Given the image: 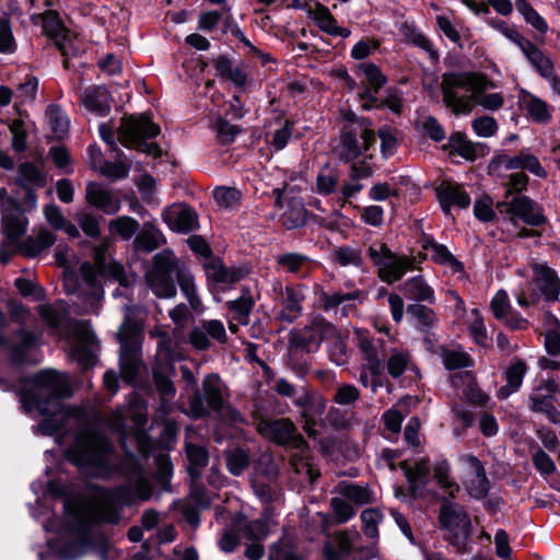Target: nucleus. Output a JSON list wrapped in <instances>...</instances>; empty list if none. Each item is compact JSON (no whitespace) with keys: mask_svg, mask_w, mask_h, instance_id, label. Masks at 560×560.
<instances>
[{"mask_svg":"<svg viewBox=\"0 0 560 560\" xmlns=\"http://www.w3.org/2000/svg\"><path fill=\"white\" fill-rule=\"evenodd\" d=\"M82 475L110 479L124 477L125 485L105 491L96 504L65 505V526L70 539L58 549L61 560H77L92 547L93 528L101 523L117 524L120 513L113 504L132 505L152 497V485L138 457H68Z\"/></svg>","mask_w":560,"mask_h":560,"instance_id":"f257e3e1","label":"nucleus"},{"mask_svg":"<svg viewBox=\"0 0 560 560\" xmlns=\"http://www.w3.org/2000/svg\"><path fill=\"white\" fill-rule=\"evenodd\" d=\"M30 381L32 386L19 392L23 410L30 413L36 409L40 415L48 416L35 427V432L43 435L57 434L63 425L55 416L63 411L61 400L72 395L67 377L55 370H43Z\"/></svg>","mask_w":560,"mask_h":560,"instance_id":"f03ea898","label":"nucleus"},{"mask_svg":"<svg viewBox=\"0 0 560 560\" xmlns=\"http://www.w3.org/2000/svg\"><path fill=\"white\" fill-rule=\"evenodd\" d=\"M494 83L479 72H445L442 74L443 103L455 116L468 115L476 105L495 112L504 104L502 93H486Z\"/></svg>","mask_w":560,"mask_h":560,"instance_id":"7ed1b4c3","label":"nucleus"},{"mask_svg":"<svg viewBox=\"0 0 560 560\" xmlns=\"http://www.w3.org/2000/svg\"><path fill=\"white\" fill-rule=\"evenodd\" d=\"M276 398L255 400L252 410L253 425L266 441L285 448L306 451V440L299 432L295 423L287 417H276Z\"/></svg>","mask_w":560,"mask_h":560,"instance_id":"20e7f679","label":"nucleus"},{"mask_svg":"<svg viewBox=\"0 0 560 560\" xmlns=\"http://www.w3.org/2000/svg\"><path fill=\"white\" fill-rule=\"evenodd\" d=\"M86 290L80 292L88 312H96L104 295L103 279L117 281L121 287L128 288L133 282V278H129L125 273L124 267L116 261H106L103 250L97 249L95 253V262L85 261L80 268Z\"/></svg>","mask_w":560,"mask_h":560,"instance_id":"39448f33","label":"nucleus"},{"mask_svg":"<svg viewBox=\"0 0 560 560\" xmlns=\"http://www.w3.org/2000/svg\"><path fill=\"white\" fill-rule=\"evenodd\" d=\"M136 305H124V322L117 332L120 343L119 349V369L125 383L135 385L144 369V362L141 357V326L138 320L132 318Z\"/></svg>","mask_w":560,"mask_h":560,"instance_id":"423d86ee","label":"nucleus"},{"mask_svg":"<svg viewBox=\"0 0 560 560\" xmlns=\"http://www.w3.org/2000/svg\"><path fill=\"white\" fill-rule=\"evenodd\" d=\"M159 125L154 124L149 116H126L121 118L118 127V138L126 148H135L153 158L162 155V149L155 142H148V139L155 138L160 133Z\"/></svg>","mask_w":560,"mask_h":560,"instance_id":"0eeeda50","label":"nucleus"},{"mask_svg":"<svg viewBox=\"0 0 560 560\" xmlns=\"http://www.w3.org/2000/svg\"><path fill=\"white\" fill-rule=\"evenodd\" d=\"M336 336V326L323 315L314 314L308 317L303 327L292 328L288 334V347L298 349L306 354L316 353L323 341Z\"/></svg>","mask_w":560,"mask_h":560,"instance_id":"6e6552de","label":"nucleus"},{"mask_svg":"<svg viewBox=\"0 0 560 560\" xmlns=\"http://www.w3.org/2000/svg\"><path fill=\"white\" fill-rule=\"evenodd\" d=\"M376 143L374 132L362 124L345 125L332 152L339 161L354 162L359 156L372 158L371 148Z\"/></svg>","mask_w":560,"mask_h":560,"instance_id":"1a4fd4ad","label":"nucleus"},{"mask_svg":"<svg viewBox=\"0 0 560 560\" xmlns=\"http://www.w3.org/2000/svg\"><path fill=\"white\" fill-rule=\"evenodd\" d=\"M177 259L171 249H163L153 256L152 269L147 273V282L160 299H173L177 294L173 275L178 268Z\"/></svg>","mask_w":560,"mask_h":560,"instance_id":"9d476101","label":"nucleus"},{"mask_svg":"<svg viewBox=\"0 0 560 560\" xmlns=\"http://www.w3.org/2000/svg\"><path fill=\"white\" fill-rule=\"evenodd\" d=\"M222 382L217 374H208L202 380V387H196L188 399L187 415L201 419L209 410L220 412L223 409Z\"/></svg>","mask_w":560,"mask_h":560,"instance_id":"9b49d317","label":"nucleus"},{"mask_svg":"<svg viewBox=\"0 0 560 560\" xmlns=\"http://www.w3.org/2000/svg\"><path fill=\"white\" fill-rule=\"evenodd\" d=\"M439 521L448 532V541L460 552L466 551L471 535V521L466 510L458 503L445 501L440 508Z\"/></svg>","mask_w":560,"mask_h":560,"instance_id":"f8f14e48","label":"nucleus"},{"mask_svg":"<svg viewBox=\"0 0 560 560\" xmlns=\"http://www.w3.org/2000/svg\"><path fill=\"white\" fill-rule=\"evenodd\" d=\"M368 255L378 269V277L388 284L400 280L413 267V260L397 256L386 244L375 242L368 248Z\"/></svg>","mask_w":560,"mask_h":560,"instance_id":"ddd939ff","label":"nucleus"},{"mask_svg":"<svg viewBox=\"0 0 560 560\" xmlns=\"http://www.w3.org/2000/svg\"><path fill=\"white\" fill-rule=\"evenodd\" d=\"M72 329L75 338L71 347L70 357L82 372H86L98 362L101 345L95 332L86 322L74 323Z\"/></svg>","mask_w":560,"mask_h":560,"instance_id":"4468645a","label":"nucleus"},{"mask_svg":"<svg viewBox=\"0 0 560 560\" xmlns=\"http://www.w3.org/2000/svg\"><path fill=\"white\" fill-rule=\"evenodd\" d=\"M360 536L355 533L352 537L345 532H339L331 541L324 545V556L326 560H340L349 557V560H372L377 557L378 549L376 542L365 547H357L355 539Z\"/></svg>","mask_w":560,"mask_h":560,"instance_id":"2eb2a0df","label":"nucleus"},{"mask_svg":"<svg viewBox=\"0 0 560 560\" xmlns=\"http://www.w3.org/2000/svg\"><path fill=\"white\" fill-rule=\"evenodd\" d=\"M13 184L18 189L24 191L21 200L25 210L32 211L37 208V189L47 185V174L33 162H22L18 166Z\"/></svg>","mask_w":560,"mask_h":560,"instance_id":"dca6fc26","label":"nucleus"},{"mask_svg":"<svg viewBox=\"0 0 560 560\" xmlns=\"http://www.w3.org/2000/svg\"><path fill=\"white\" fill-rule=\"evenodd\" d=\"M275 301L281 306L277 313V319L287 324H293L303 315V302L305 300L303 285L283 287L280 281L272 283Z\"/></svg>","mask_w":560,"mask_h":560,"instance_id":"f3484780","label":"nucleus"},{"mask_svg":"<svg viewBox=\"0 0 560 560\" xmlns=\"http://www.w3.org/2000/svg\"><path fill=\"white\" fill-rule=\"evenodd\" d=\"M154 421H162V429L160 432V441L152 440L149 434L142 430H139L131 436L136 442L140 455H165L164 452H170V444L175 440L177 434V425L172 420H167L166 417L161 418L155 411Z\"/></svg>","mask_w":560,"mask_h":560,"instance_id":"a211bd4d","label":"nucleus"},{"mask_svg":"<svg viewBox=\"0 0 560 560\" xmlns=\"http://www.w3.org/2000/svg\"><path fill=\"white\" fill-rule=\"evenodd\" d=\"M500 212L510 215V221L516 225V218L530 226H540L546 222V218L540 207L527 196H516L511 201H503L497 205Z\"/></svg>","mask_w":560,"mask_h":560,"instance_id":"6ab92c4d","label":"nucleus"},{"mask_svg":"<svg viewBox=\"0 0 560 560\" xmlns=\"http://www.w3.org/2000/svg\"><path fill=\"white\" fill-rule=\"evenodd\" d=\"M26 211L22 200L9 197L1 206V224L7 237V243L13 245L25 234L27 220L23 212Z\"/></svg>","mask_w":560,"mask_h":560,"instance_id":"aec40b11","label":"nucleus"},{"mask_svg":"<svg viewBox=\"0 0 560 560\" xmlns=\"http://www.w3.org/2000/svg\"><path fill=\"white\" fill-rule=\"evenodd\" d=\"M190 345L200 351L208 350L211 339L224 345L228 342V335L223 323L219 319H202L194 326L188 335Z\"/></svg>","mask_w":560,"mask_h":560,"instance_id":"412c9836","label":"nucleus"},{"mask_svg":"<svg viewBox=\"0 0 560 560\" xmlns=\"http://www.w3.org/2000/svg\"><path fill=\"white\" fill-rule=\"evenodd\" d=\"M358 345L370 373L373 376H381L386 357L384 339L358 331Z\"/></svg>","mask_w":560,"mask_h":560,"instance_id":"4be33fe9","label":"nucleus"},{"mask_svg":"<svg viewBox=\"0 0 560 560\" xmlns=\"http://www.w3.org/2000/svg\"><path fill=\"white\" fill-rule=\"evenodd\" d=\"M77 443L81 453L67 450L63 455H110L114 452L113 442L108 436L94 428H88L78 434Z\"/></svg>","mask_w":560,"mask_h":560,"instance_id":"5701e85b","label":"nucleus"},{"mask_svg":"<svg viewBox=\"0 0 560 560\" xmlns=\"http://www.w3.org/2000/svg\"><path fill=\"white\" fill-rule=\"evenodd\" d=\"M85 198L91 206L108 215L117 213L121 208L119 197L98 183H88Z\"/></svg>","mask_w":560,"mask_h":560,"instance_id":"b1692460","label":"nucleus"},{"mask_svg":"<svg viewBox=\"0 0 560 560\" xmlns=\"http://www.w3.org/2000/svg\"><path fill=\"white\" fill-rule=\"evenodd\" d=\"M16 341L11 346V357L15 364H37L38 359H34L33 352L37 347L40 334L20 329L15 332Z\"/></svg>","mask_w":560,"mask_h":560,"instance_id":"393cba45","label":"nucleus"},{"mask_svg":"<svg viewBox=\"0 0 560 560\" xmlns=\"http://www.w3.org/2000/svg\"><path fill=\"white\" fill-rule=\"evenodd\" d=\"M162 217L167 226L177 233H189L199 226L196 211L187 206L170 208Z\"/></svg>","mask_w":560,"mask_h":560,"instance_id":"a878e982","label":"nucleus"},{"mask_svg":"<svg viewBox=\"0 0 560 560\" xmlns=\"http://www.w3.org/2000/svg\"><path fill=\"white\" fill-rule=\"evenodd\" d=\"M467 464L469 476L466 481V489L469 495L477 500L486 498L491 486L483 465L480 463L478 457H467Z\"/></svg>","mask_w":560,"mask_h":560,"instance_id":"bb28decb","label":"nucleus"},{"mask_svg":"<svg viewBox=\"0 0 560 560\" xmlns=\"http://www.w3.org/2000/svg\"><path fill=\"white\" fill-rule=\"evenodd\" d=\"M208 458L209 457H188V464L186 466L191 479L190 499L200 509H207L210 505V500L206 493L205 487L198 483L201 470L208 465Z\"/></svg>","mask_w":560,"mask_h":560,"instance_id":"cd10ccee","label":"nucleus"},{"mask_svg":"<svg viewBox=\"0 0 560 560\" xmlns=\"http://www.w3.org/2000/svg\"><path fill=\"white\" fill-rule=\"evenodd\" d=\"M152 380L160 395L156 408L161 418L166 417L172 410V400L176 395V388L171 377L158 365L153 366Z\"/></svg>","mask_w":560,"mask_h":560,"instance_id":"c85d7f7f","label":"nucleus"},{"mask_svg":"<svg viewBox=\"0 0 560 560\" xmlns=\"http://www.w3.org/2000/svg\"><path fill=\"white\" fill-rule=\"evenodd\" d=\"M361 296L362 292L360 290L348 293L334 292L331 294L322 291L319 293V303L323 311L327 313L334 311L336 315L338 314V307L341 305L340 314L342 317H347L354 308L351 302L359 300Z\"/></svg>","mask_w":560,"mask_h":560,"instance_id":"c756f323","label":"nucleus"},{"mask_svg":"<svg viewBox=\"0 0 560 560\" xmlns=\"http://www.w3.org/2000/svg\"><path fill=\"white\" fill-rule=\"evenodd\" d=\"M438 198L442 211L448 215L451 207L457 206L459 208H467L470 205L469 195L463 189L460 185L443 182L436 189Z\"/></svg>","mask_w":560,"mask_h":560,"instance_id":"7c9ffc66","label":"nucleus"},{"mask_svg":"<svg viewBox=\"0 0 560 560\" xmlns=\"http://www.w3.org/2000/svg\"><path fill=\"white\" fill-rule=\"evenodd\" d=\"M207 280L218 285H228L240 281L243 277L241 269L226 268L221 259L210 257L203 264Z\"/></svg>","mask_w":560,"mask_h":560,"instance_id":"2f4dec72","label":"nucleus"},{"mask_svg":"<svg viewBox=\"0 0 560 560\" xmlns=\"http://www.w3.org/2000/svg\"><path fill=\"white\" fill-rule=\"evenodd\" d=\"M534 281L537 290L546 301H556L560 293V280L557 273L547 266L535 265Z\"/></svg>","mask_w":560,"mask_h":560,"instance_id":"473e14b6","label":"nucleus"},{"mask_svg":"<svg viewBox=\"0 0 560 560\" xmlns=\"http://www.w3.org/2000/svg\"><path fill=\"white\" fill-rule=\"evenodd\" d=\"M42 22L44 33L54 40L62 56L67 57L66 40L68 35L59 14L52 10L45 11L42 14Z\"/></svg>","mask_w":560,"mask_h":560,"instance_id":"72a5a7b5","label":"nucleus"},{"mask_svg":"<svg viewBox=\"0 0 560 560\" xmlns=\"http://www.w3.org/2000/svg\"><path fill=\"white\" fill-rule=\"evenodd\" d=\"M80 101L86 109L102 116L106 115L110 109V94L104 85L86 88L83 91Z\"/></svg>","mask_w":560,"mask_h":560,"instance_id":"f704fd0d","label":"nucleus"},{"mask_svg":"<svg viewBox=\"0 0 560 560\" xmlns=\"http://www.w3.org/2000/svg\"><path fill=\"white\" fill-rule=\"evenodd\" d=\"M176 280L190 308L195 312H199L202 308V301L197 292L195 277L191 271L186 266L182 265L176 268Z\"/></svg>","mask_w":560,"mask_h":560,"instance_id":"c9c22d12","label":"nucleus"},{"mask_svg":"<svg viewBox=\"0 0 560 560\" xmlns=\"http://www.w3.org/2000/svg\"><path fill=\"white\" fill-rule=\"evenodd\" d=\"M56 242V235L43 229L39 231L37 237L28 236L24 241L18 242V250L28 258L38 256L42 252L52 246Z\"/></svg>","mask_w":560,"mask_h":560,"instance_id":"e433bc0d","label":"nucleus"},{"mask_svg":"<svg viewBox=\"0 0 560 560\" xmlns=\"http://www.w3.org/2000/svg\"><path fill=\"white\" fill-rule=\"evenodd\" d=\"M166 242L163 233L152 223H145L133 240L137 252L152 253Z\"/></svg>","mask_w":560,"mask_h":560,"instance_id":"4c0bfd02","label":"nucleus"},{"mask_svg":"<svg viewBox=\"0 0 560 560\" xmlns=\"http://www.w3.org/2000/svg\"><path fill=\"white\" fill-rule=\"evenodd\" d=\"M401 290L404 295L409 300L428 302L430 304L435 302L433 289L421 276L412 277L405 281L401 285Z\"/></svg>","mask_w":560,"mask_h":560,"instance_id":"58836bf2","label":"nucleus"},{"mask_svg":"<svg viewBox=\"0 0 560 560\" xmlns=\"http://www.w3.org/2000/svg\"><path fill=\"white\" fill-rule=\"evenodd\" d=\"M401 469L405 472L411 488L416 485H425L430 475L431 466L429 458H421L419 460L406 459L400 464Z\"/></svg>","mask_w":560,"mask_h":560,"instance_id":"ea45409f","label":"nucleus"},{"mask_svg":"<svg viewBox=\"0 0 560 560\" xmlns=\"http://www.w3.org/2000/svg\"><path fill=\"white\" fill-rule=\"evenodd\" d=\"M425 250L431 252L432 259L442 265H447L454 272H460L464 265L447 249L443 244H439L432 238L425 240L423 244Z\"/></svg>","mask_w":560,"mask_h":560,"instance_id":"a19ab883","label":"nucleus"},{"mask_svg":"<svg viewBox=\"0 0 560 560\" xmlns=\"http://www.w3.org/2000/svg\"><path fill=\"white\" fill-rule=\"evenodd\" d=\"M407 314L415 320L416 328L421 332L432 330L439 320L432 308L420 303L408 305Z\"/></svg>","mask_w":560,"mask_h":560,"instance_id":"79ce46f5","label":"nucleus"},{"mask_svg":"<svg viewBox=\"0 0 560 560\" xmlns=\"http://www.w3.org/2000/svg\"><path fill=\"white\" fill-rule=\"evenodd\" d=\"M526 364L522 360H517L513 363L505 373L506 385L502 386L498 390V397L500 399L508 398L512 393H515L520 389L523 378L526 373Z\"/></svg>","mask_w":560,"mask_h":560,"instance_id":"37998d69","label":"nucleus"},{"mask_svg":"<svg viewBox=\"0 0 560 560\" xmlns=\"http://www.w3.org/2000/svg\"><path fill=\"white\" fill-rule=\"evenodd\" d=\"M555 400L553 395H530L528 408L533 412L545 415L549 421L560 424V411L553 405Z\"/></svg>","mask_w":560,"mask_h":560,"instance_id":"c03bdc74","label":"nucleus"},{"mask_svg":"<svg viewBox=\"0 0 560 560\" xmlns=\"http://www.w3.org/2000/svg\"><path fill=\"white\" fill-rule=\"evenodd\" d=\"M307 210L302 201L292 199L281 215V223L287 230L302 228L307 221Z\"/></svg>","mask_w":560,"mask_h":560,"instance_id":"a18cd8bd","label":"nucleus"},{"mask_svg":"<svg viewBox=\"0 0 560 560\" xmlns=\"http://www.w3.org/2000/svg\"><path fill=\"white\" fill-rule=\"evenodd\" d=\"M277 265L284 271L298 275L308 265L310 258L301 253H280L275 256Z\"/></svg>","mask_w":560,"mask_h":560,"instance_id":"49530a36","label":"nucleus"},{"mask_svg":"<svg viewBox=\"0 0 560 560\" xmlns=\"http://www.w3.org/2000/svg\"><path fill=\"white\" fill-rule=\"evenodd\" d=\"M311 354H306L298 349L288 347V368L300 378H303L311 371Z\"/></svg>","mask_w":560,"mask_h":560,"instance_id":"de8ad7c7","label":"nucleus"},{"mask_svg":"<svg viewBox=\"0 0 560 560\" xmlns=\"http://www.w3.org/2000/svg\"><path fill=\"white\" fill-rule=\"evenodd\" d=\"M139 229V222L129 215L118 217L109 222L110 232L118 234L122 240L126 241L138 234Z\"/></svg>","mask_w":560,"mask_h":560,"instance_id":"09e8293b","label":"nucleus"},{"mask_svg":"<svg viewBox=\"0 0 560 560\" xmlns=\"http://www.w3.org/2000/svg\"><path fill=\"white\" fill-rule=\"evenodd\" d=\"M39 314L46 324L54 329H65L69 326V316L66 311L51 305L40 306Z\"/></svg>","mask_w":560,"mask_h":560,"instance_id":"8fccbe9b","label":"nucleus"},{"mask_svg":"<svg viewBox=\"0 0 560 560\" xmlns=\"http://www.w3.org/2000/svg\"><path fill=\"white\" fill-rule=\"evenodd\" d=\"M516 10L520 14L523 15L525 21L539 33H546L548 31L547 22L544 20L542 16H540L537 13V11L526 0H517Z\"/></svg>","mask_w":560,"mask_h":560,"instance_id":"3c124183","label":"nucleus"},{"mask_svg":"<svg viewBox=\"0 0 560 560\" xmlns=\"http://www.w3.org/2000/svg\"><path fill=\"white\" fill-rule=\"evenodd\" d=\"M450 147L462 158L474 161L477 158L476 147L462 132H454L450 136Z\"/></svg>","mask_w":560,"mask_h":560,"instance_id":"603ef678","label":"nucleus"},{"mask_svg":"<svg viewBox=\"0 0 560 560\" xmlns=\"http://www.w3.org/2000/svg\"><path fill=\"white\" fill-rule=\"evenodd\" d=\"M433 468V477L436 482L441 486L442 489L447 491L451 497H455V493L458 492L459 487L448 477V463L445 459L439 460Z\"/></svg>","mask_w":560,"mask_h":560,"instance_id":"864d4df0","label":"nucleus"},{"mask_svg":"<svg viewBox=\"0 0 560 560\" xmlns=\"http://www.w3.org/2000/svg\"><path fill=\"white\" fill-rule=\"evenodd\" d=\"M524 107L527 114L538 122H545L549 120L550 115L548 113L547 104L540 98L528 94L523 101Z\"/></svg>","mask_w":560,"mask_h":560,"instance_id":"5fc2aeb1","label":"nucleus"},{"mask_svg":"<svg viewBox=\"0 0 560 560\" xmlns=\"http://www.w3.org/2000/svg\"><path fill=\"white\" fill-rule=\"evenodd\" d=\"M328 355L331 362L337 365H345L348 362L347 345L336 328V336L328 337Z\"/></svg>","mask_w":560,"mask_h":560,"instance_id":"6e6d98bb","label":"nucleus"},{"mask_svg":"<svg viewBox=\"0 0 560 560\" xmlns=\"http://www.w3.org/2000/svg\"><path fill=\"white\" fill-rule=\"evenodd\" d=\"M336 261L341 266H354L360 268L363 265V257L361 250L351 246L338 247L335 253Z\"/></svg>","mask_w":560,"mask_h":560,"instance_id":"4d7b16f0","label":"nucleus"},{"mask_svg":"<svg viewBox=\"0 0 560 560\" xmlns=\"http://www.w3.org/2000/svg\"><path fill=\"white\" fill-rule=\"evenodd\" d=\"M47 117H48V124L51 128V130L57 136H62L68 131L69 128V120L62 113L59 106L57 105H49L47 108Z\"/></svg>","mask_w":560,"mask_h":560,"instance_id":"13d9d810","label":"nucleus"},{"mask_svg":"<svg viewBox=\"0 0 560 560\" xmlns=\"http://www.w3.org/2000/svg\"><path fill=\"white\" fill-rule=\"evenodd\" d=\"M128 405L132 421L141 429L147 423V402L140 395L135 393L130 396Z\"/></svg>","mask_w":560,"mask_h":560,"instance_id":"bf43d9fd","label":"nucleus"},{"mask_svg":"<svg viewBox=\"0 0 560 560\" xmlns=\"http://www.w3.org/2000/svg\"><path fill=\"white\" fill-rule=\"evenodd\" d=\"M528 61L542 78L549 79L555 74L553 63L539 48L532 51V55L528 57Z\"/></svg>","mask_w":560,"mask_h":560,"instance_id":"052dcab7","label":"nucleus"},{"mask_svg":"<svg viewBox=\"0 0 560 560\" xmlns=\"http://www.w3.org/2000/svg\"><path fill=\"white\" fill-rule=\"evenodd\" d=\"M382 520V514L374 509H366L361 513V521L363 523V533L371 539H377L378 528L377 524Z\"/></svg>","mask_w":560,"mask_h":560,"instance_id":"680f3d73","label":"nucleus"},{"mask_svg":"<svg viewBox=\"0 0 560 560\" xmlns=\"http://www.w3.org/2000/svg\"><path fill=\"white\" fill-rule=\"evenodd\" d=\"M15 42L12 35L10 20L5 13L0 12V52H13Z\"/></svg>","mask_w":560,"mask_h":560,"instance_id":"e2e57ef3","label":"nucleus"},{"mask_svg":"<svg viewBox=\"0 0 560 560\" xmlns=\"http://www.w3.org/2000/svg\"><path fill=\"white\" fill-rule=\"evenodd\" d=\"M212 196L218 206L232 208L240 201L241 192L233 187H217Z\"/></svg>","mask_w":560,"mask_h":560,"instance_id":"0e129e2a","label":"nucleus"},{"mask_svg":"<svg viewBox=\"0 0 560 560\" xmlns=\"http://www.w3.org/2000/svg\"><path fill=\"white\" fill-rule=\"evenodd\" d=\"M294 406L300 408L301 411L324 412L326 402L322 397L316 398L311 392L305 390L302 396L294 400Z\"/></svg>","mask_w":560,"mask_h":560,"instance_id":"69168bd1","label":"nucleus"},{"mask_svg":"<svg viewBox=\"0 0 560 560\" xmlns=\"http://www.w3.org/2000/svg\"><path fill=\"white\" fill-rule=\"evenodd\" d=\"M229 308L236 312L237 320L242 325H247V317L254 306V301L249 295H241L236 300L228 302Z\"/></svg>","mask_w":560,"mask_h":560,"instance_id":"338daca9","label":"nucleus"},{"mask_svg":"<svg viewBox=\"0 0 560 560\" xmlns=\"http://www.w3.org/2000/svg\"><path fill=\"white\" fill-rule=\"evenodd\" d=\"M269 533L268 522L258 518L247 523L244 527V536L248 541H261Z\"/></svg>","mask_w":560,"mask_h":560,"instance_id":"774afa93","label":"nucleus"}]
</instances>
